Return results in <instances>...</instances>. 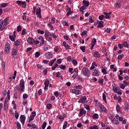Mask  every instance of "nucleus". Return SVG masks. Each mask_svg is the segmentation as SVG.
Instances as JSON below:
<instances>
[{
  "instance_id": "nucleus-59",
  "label": "nucleus",
  "mask_w": 129,
  "mask_h": 129,
  "mask_svg": "<svg viewBox=\"0 0 129 129\" xmlns=\"http://www.w3.org/2000/svg\"><path fill=\"white\" fill-rule=\"evenodd\" d=\"M69 72H70L71 74H73L74 73V72H73V68H69Z\"/></svg>"
},
{
  "instance_id": "nucleus-49",
  "label": "nucleus",
  "mask_w": 129,
  "mask_h": 129,
  "mask_svg": "<svg viewBox=\"0 0 129 129\" xmlns=\"http://www.w3.org/2000/svg\"><path fill=\"white\" fill-rule=\"evenodd\" d=\"M98 82L101 85H103V79H100Z\"/></svg>"
},
{
  "instance_id": "nucleus-51",
  "label": "nucleus",
  "mask_w": 129,
  "mask_h": 129,
  "mask_svg": "<svg viewBox=\"0 0 129 129\" xmlns=\"http://www.w3.org/2000/svg\"><path fill=\"white\" fill-rule=\"evenodd\" d=\"M39 44H40V41L39 40H34V45L38 46V45H39Z\"/></svg>"
},
{
  "instance_id": "nucleus-41",
  "label": "nucleus",
  "mask_w": 129,
  "mask_h": 129,
  "mask_svg": "<svg viewBox=\"0 0 129 129\" xmlns=\"http://www.w3.org/2000/svg\"><path fill=\"white\" fill-rule=\"evenodd\" d=\"M47 125V122H44L41 126L42 129H45L46 128V126Z\"/></svg>"
},
{
  "instance_id": "nucleus-1",
  "label": "nucleus",
  "mask_w": 129,
  "mask_h": 129,
  "mask_svg": "<svg viewBox=\"0 0 129 129\" xmlns=\"http://www.w3.org/2000/svg\"><path fill=\"white\" fill-rule=\"evenodd\" d=\"M7 25H8V18H6L4 20L0 19V31H4L7 27Z\"/></svg>"
},
{
  "instance_id": "nucleus-58",
  "label": "nucleus",
  "mask_w": 129,
  "mask_h": 129,
  "mask_svg": "<svg viewBox=\"0 0 129 129\" xmlns=\"http://www.w3.org/2000/svg\"><path fill=\"white\" fill-rule=\"evenodd\" d=\"M11 99V97H7L6 98L5 100V103H8V101Z\"/></svg>"
},
{
  "instance_id": "nucleus-60",
  "label": "nucleus",
  "mask_w": 129,
  "mask_h": 129,
  "mask_svg": "<svg viewBox=\"0 0 129 129\" xmlns=\"http://www.w3.org/2000/svg\"><path fill=\"white\" fill-rule=\"evenodd\" d=\"M17 31L18 32H21L22 31V27H21V25L17 27Z\"/></svg>"
},
{
  "instance_id": "nucleus-52",
  "label": "nucleus",
  "mask_w": 129,
  "mask_h": 129,
  "mask_svg": "<svg viewBox=\"0 0 129 129\" xmlns=\"http://www.w3.org/2000/svg\"><path fill=\"white\" fill-rule=\"evenodd\" d=\"M71 60H72V57L71 56H68L67 57V61H68V62H71Z\"/></svg>"
},
{
  "instance_id": "nucleus-64",
  "label": "nucleus",
  "mask_w": 129,
  "mask_h": 129,
  "mask_svg": "<svg viewBox=\"0 0 129 129\" xmlns=\"http://www.w3.org/2000/svg\"><path fill=\"white\" fill-rule=\"evenodd\" d=\"M54 95L55 97H58V96H59V93H58V91L54 92Z\"/></svg>"
},
{
  "instance_id": "nucleus-18",
  "label": "nucleus",
  "mask_w": 129,
  "mask_h": 129,
  "mask_svg": "<svg viewBox=\"0 0 129 129\" xmlns=\"http://www.w3.org/2000/svg\"><path fill=\"white\" fill-rule=\"evenodd\" d=\"M80 114L81 116H82L84 114H86V110L84 109H80Z\"/></svg>"
},
{
  "instance_id": "nucleus-20",
  "label": "nucleus",
  "mask_w": 129,
  "mask_h": 129,
  "mask_svg": "<svg viewBox=\"0 0 129 129\" xmlns=\"http://www.w3.org/2000/svg\"><path fill=\"white\" fill-rule=\"evenodd\" d=\"M95 67H97V64L95 62H93L91 67H90V70H93L95 68Z\"/></svg>"
},
{
  "instance_id": "nucleus-21",
  "label": "nucleus",
  "mask_w": 129,
  "mask_h": 129,
  "mask_svg": "<svg viewBox=\"0 0 129 129\" xmlns=\"http://www.w3.org/2000/svg\"><path fill=\"white\" fill-rule=\"evenodd\" d=\"M112 122H113L114 124H118V123H119L118 119H117V118H114V119L112 120Z\"/></svg>"
},
{
  "instance_id": "nucleus-42",
  "label": "nucleus",
  "mask_w": 129,
  "mask_h": 129,
  "mask_svg": "<svg viewBox=\"0 0 129 129\" xmlns=\"http://www.w3.org/2000/svg\"><path fill=\"white\" fill-rule=\"evenodd\" d=\"M123 47L124 48H127L128 47V44H127V42L125 41L122 44Z\"/></svg>"
},
{
  "instance_id": "nucleus-35",
  "label": "nucleus",
  "mask_w": 129,
  "mask_h": 129,
  "mask_svg": "<svg viewBox=\"0 0 129 129\" xmlns=\"http://www.w3.org/2000/svg\"><path fill=\"white\" fill-rule=\"evenodd\" d=\"M95 44H96V39L95 38H94L91 42V45H94L95 46Z\"/></svg>"
},
{
  "instance_id": "nucleus-9",
  "label": "nucleus",
  "mask_w": 129,
  "mask_h": 129,
  "mask_svg": "<svg viewBox=\"0 0 129 129\" xmlns=\"http://www.w3.org/2000/svg\"><path fill=\"white\" fill-rule=\"evenodd\" d=\"M44 57L46 59H52L53 58V53L51 52H47L45 53Z\"/></svg>"
},
{
  "instance_id": "nucleus-54",
  "label": "nucleus",
  "mask_w": 129,
  "mask_h": 129,
  "mask_svg": "<svg viewBox=\"0 0 129 129\" xmlns=\"http://www.w3.org/2000/svg\"><path fill=\"white\" fill-rule=\"evenodd\" d=\"M57 66H58V64L55 63L54 66H52L51 67L52 70H55V69H56V68H57Z\"/></svg>"
},
{
  "instance_id": "nucleus-2",
  "label": "nucleus",
  "mask_w": 129,
  "mask_h": 129,
  "mask_svg": "<svg viewBox=\"0 0 129 129\" xmlns=\"http://www.w3.org/2000/svg\"><path fill=\"white\" fill-rule=\"evenodd\" d=\"M17 89L18 91H20V92L24 91V89H25V82H24L23 80L20 81L19 86H17Z\"/></svg>"
},
{
  "instance_id": "nucleus-63",
  "label": "nucleus",
  "mask_w": 129,
  "mask_h": 129,
  "mask_svg": "<svg viewBox=\"0 0 129 129\" xmlns=\"http://www.w3.org/2000/svg\"><path fill=\"white\" fill-rule=\"evenodd\" d=\"M80 49L82 52H85V46H81Z\"/></svg>"
},
{
  "instance_id": "nucleus-3",
  "label": "nucleus",
  "mask_w": 129,
  "mask_h": 129,
  "mask_svg": "<svg viewBox=\"0 0 129 129\" xmlns=\"http://www.w3.org/2000/svg\"><path fill=\"white\" fill-rule=\"evenodd\" d=\"M82 72L86 77H89V76H90V71L89 69L86 67L83 68Z\"/></svg>"
},
{
  "instance_id": "nucleus-27",
  "label": "nucleus",
  "mask_w": 129,
  "mask_h": 129,
  "mask_svg": "<svg viewBox=\"0 0 129 129\" xmlns=\"http://www.w3.org/2000/svg\"><path fill=\"white\" fill-rule=\"evenodd\" d=\"M101 72H102V73H103V74L104 75H106V74H107V71L106 70V69L105 68H103L101 70Z\"/></svg>"
},
{
  "instance_id": "nucleus-61",
  "label": "nucleus",
  "mask_w": 129,
  "mask_h": 129,
  "mask_svg": "<svg viewBox=\"0 0 129 129\" xmlns=\"http://www.w3.org/2000/svg\"><path fill=\"white\" fill-rule=\"evenodd\" d=\"M9 38L11 41L15 42V37L14 36H10Z\"/></svg>"
},
{
  "instance_id": "nucleus-53",
  "label": "nucleus",
  "mask_w": 129,
  "mask_h": 129,
  "mask_svg": "<svg viewBox=\"0 0 129 129\" xmlns=\"http://www.w3.org/2000/svg\"><path fill=\"white\" fill-rule=\"evenodd\" d=\"M75 88H76V89H82V86H80V85L76 86L75 87Z\"/></svg>"
},
{
  "instance_id": "nucleus-26",
  "label": "nucleus",
  "mask_w": 129,
  "mask_h": 129,
  "mask_svg": "<svg viewBox=\"0 0 129 129\" xmlns=\"http://www.w3.org/2000/svg\"><path fill=\"white\" fill-rule=\"evenodd\" d=\"M83 4H84L85 7H89V2L86 1H83Z\"/></svg>"
},
{
  "instance_id": "nucleus-24",
  "label": "nucleus",
  "mask_w": 129,
  "mask_h": 129,
  "mask_svg": "<svg viewBox=\"0 0 129 129\" xmlns=\"http://www.w3.org/2000/svg\"><path fill=\"white\" fill-rule=\"evenodd\" d=\"M2 72L3 73H4L5 70H6V63L5 62H2Z\"/></svg>"
},
{
  "instance_id": "nucleus-39",
  "label": "nucleus",
  "mask_w": 129,
  "mask_h": 129,
  "mask_svg": "<svg viewBox=\"0 0 129 129\" xmlns=\"http://www.w3.org/2000/svg\"><path fill=\"white\" fill-rule=\"evenodd\" d=\"M102 98L104 102H105V103H107V102L106 101V96L105 95V94H103Z\"/></svg>"
},
{
  "instance_id": "nucleus-37",
  "label": "nucleus",
  "mask_w": 129,
  "mask_h": 129,
  "mask_svg": "<svg viewBox=\"0 0 129 129\" xmlns=\"http://www.w3.org/2000/svg\"><path fill=\"white\" fill-rule=\"evenodd\" d=\"M47 25L48 27L50 28V29L53 30V25H52V22H49Z\"/></svg>"
},
{
  "instance_id": "nucleus-14",
  "label": "nucleus",
  "mask_w": 129,
  "mask_h": 129,
  "mask_svg": "<svg viewBox=\"0 0 129 129\" xmlns=\"http://www.w3.org/2000/svg\"><path fill=\"white\" fill-rule=\"evenodd\" d=\"M36 14L38 16L39 18H42V16H41V8L38 7L37 8Z\"/></svg>"
},
{
  "instance_id": "nucleus-10",
  "label": "nucleus",
  "mask_w": 129,
  "mask_h": 129,
  "mask_svg": "<svg viewBox=\"0 0 129 129\" xmlns=\"http://www.w3.org/2000/svg\"><path fill=\"white\" fill-rule=\"evenodd\" d=\"M27 43H28V44L30 45H34L35 43V39L32 37H29L27 39Z\"/></svg>"
},
{
  "instance_id": "nucleus-47",
  "label": "nucleus",
  "mask_w": 129,
  "mask_h": 129,
  "mask_svg": "<svg viewBox=\"0 0 129 129\" xmlns=\"http://www.w3.org/2000/svg\"><path fill=\"white\" fill-rule=\"evenodd\" d=\"M119 86L120 88H121V89H124V88H125V85L123 84H120Z\"/></svg>"
},
{
  "instance_id": "nucleus-7",
  "label": "nucleus",
  "mask_w": 129,
  "mask_h": 129,
  "mask_svg": "<svg viewBox=\"0 0 129 129\" xmlns=\"http://www.w3.org/2000/svg\"><path fill=\"white\" fill-rule=\"evenodd\" d=\"M70 92L76 94V95H80V94H81V91L79 90L71 89L70 90Z\"/></svg>"
},
{
  "instance_id": "nucleus-15",
  "label": "nucleus",
  "mask_w": 129,
  "mask_h": 129,
  "mask_svg": "<svg viewBox=\"0 0 129 129\" xmlns=\"http://www.w3.org/2000/svg\"><path fill=\"white\" fill-rule=\"evenodd\" d=\"M20 121L24 124L25 123V121L26 120V117L24 116V115H21L20 116Z\"/></svg>"
},
{
  "instance_id": "nucleus-19",
  "label": "nucleus",
  "mask_w": 129,
  "mask_h": 129,
  "mask_svg": "<svg viewBox=\"0 0 129 129\" xmlns=\"http://www.w3.org/2000/svg\"><path fill=\"white\" fill-rule=\"evenodd\" d=\"M93 55L95 58H99L100 57V54H99V53L97 51L94 52Z\"/></svg>"
},
{
  "instance_id": "nucleus-36",
  "label": "nucleus",
  "mask_w": 129,
  "mask_h": 129,
  "mask_svg": "<svg viewBox=\"0 0 129 129\" xmlns=\"http://www.w3.org/2000/svg\"><path fill=\"white\" fill-rule=\"evenodd\" d=\"M114 93H116V92H117V91H118V89H117V87L114 86L112 88Z\"/></svg>"
},
{
  "instance_id": "nucleus-22",
  "label": "nucleus",
  "mask_w": 129,
  "mask_h": 129,
  "mask_svg": "<svg viewBox=\"0 0 129 129\" xmlns=\"http://www.w3.org/2000/svg\"><path fill=\"white\" fill-rule=\"evenodd\" d=\"M96 107L98 108H100V107L102 105L100 103L98 102L97 100L95 101Z\"/></svg>"
},
{
  "instance_id": "nucleus-5",
  "label": "nucleus",
  "mask_w": 129,
  "mask_h": 129,
  "mask_svg": "<svg viewBox=\"0 0 129 129\" xmlns=\"http://www.w3.org/2000/svg\"><path fill=\"white\" fill-rule=\"evenodd\" d=\"M11 50V45L8 42H6L5 44V52L6 54H9L10 50Z\"/></svg>"
},
{
  "instance_id": "nucleus-12",
  "label": "nucleus",
  "mask_w": 129,
  "mask_h": 129,
  "mask_svg": "<svg viewBox=\"0 0 129 129\" xmlns=\"http://www.w3.org/2000/svg\"><path fill=\"white\" fill-rule=\"evenodd\" d=\"M92 75L94 76H99V71L98 70H97L96 69L93 70L92 71Z\"/></svg>"
},
{
  "instance_id": "nucleus-38",
  "label": "nucleus",
  "mask_w": 129,
  "mask_h": 129,
  "mask_svg": "<svg viewBox=\"0 0 129 129\" xmlns=\"http://www.w3.org/2000/svg\"><path fill=\"white\" fill-rule=\"evenodd\" d=\"M20 44H21V42H20V41L19 40H16L14 42V45L15 46H20Z\"/></svg>"
},
{
  "instance_id": "nucleus-4",
  "label": "nucleus",
  "mask_w": 129,
  "mask_h": 129,
  "mask_svg": "<svg viewBox=\"0 0 129 129\" xmlns=\"http://www.w3.org/2000/svg\"><path fill=\"white\" fill-rule=\"evenodd\" d=\"M16 4L24 9H25V8L27 7V3H26L25 1L23 2L21 1H16Z\"/></svg>"
},
{
  "instance_id": "nucleus-45",
  "label": "nucleus",
  "mask_w": 129,
  "mask_h": 129,
  "mask_svg": "<svg viewBox=\"0 0 129 129\" xmlns=\"http://www.w3.org/2000/svg\"><path fill=\"white\" fill-rule=\"evenodd\" d=\"M116 111H117V112H120V108L119 107V105H116Z\"/></svg>"
},
{
  "instance_id": "nucleus-34",
  "label": "nucleus",
  "mask_w": 129,
  "mask_h": 129,
  "mask_svg": "<svg viewBox=\"0 0 129 129\" xmlns=\"http://www.w3.org/2000/svg\"><path fill=\"white\" fill-rule=\"evenodd\" d=\"M92 117L93 118L98 119L99 118V115H98L97 113H96L92 116Z\"/></svg>"
},
{
  "instance_id": "nucleus-44",
  "label": "nucleus",
  "mask_w": 129,
  "mask_h": 129,
  "mask_svg": "<svg viewBox=\"0 0 129 129\" xmlns=\"http://www.w3.org/2000/svg\"><path fill=\"white\" fill-rule=\"evenodd\" d=\"M37 33L38 34H41V35H44V31L42 30L41 31V30L40 29H37Z\"/></svg>"
},
{
  "instance_id": "nucleus-28",
  "label": "nucleus",
  "mask_w": 129,
  "mask_h": 129,
  "mask_svg": "<svg viewBox=\"0 0 129 129\" xmlns=\"http://www.w3.org/2000/svg\"><path fill=\"white\" fill-rule=\"evenodd\" d=\"M15 123L16 124L17 129H21V123H20V122L17 121V122H15Z\"/></svg>"
},
{
  "instance_id": "nucleus-16",
  "label": "nucleus",
  "mask_w": 129,
  "mask_h": 129,
  "mask_svg": "<svg viewBox=\"0 0 129 129\" xmlns=\"http://www.w3.org/2000/svg\"><path fill=\"white\" fill-rule=\"evenodd\" d=\"M103 14H104V15H105V19H110V15L111 14V12H109V13L105 12Z\"/></svg>"
},
{
  "instance_id": "nucleus-55",
  "label": "nucleus",
  "mask_w": 129,
  "mask_h": 129,
  "mask_svg": "<svg viewBox=\"0 0 129 129\" xmlns=\"http://www.w3.org/2000/svg\"><path fill=\"white\" fill-rule=\"evenodd\" d=\"M34 118H35V117H34L33 116H30L29 117V120L28 122H31V121H32V120H34Z\"/></svg>"
},
{
  "instance_id": "nucleus-6",
  "label": "nucleus",
  "mask_w": 129,
  "mask_h": 129,
  "mask_svg": "<svg viewBox=\"0 0 129 129\" xmlns=\"http://www.w3.org/2000/svg\"><path fill=\"white\" fill-rule=\"evenodd\" d=\"M44 36H45V39H46V40H47V41H48V42H51V41H52V37H50L51 36H52V34H51L48 32H46L45 33Z\"/></svg>"
},
{
  "instance_id": "nucleus-33",
  "label": "nucleus",
  "mask_w": 129,
  "mask_h": 129,
  "mask_svg": "<svg viewBox=\"0 0 129 129\" xmlns=\"http://www.w3.org/2000/svg\"><path fill=\"white\" fill-rule=\"evenodd\" d=\"M56 58H54L53 60H51L49 63V66H52V65H53V64H54V62H55V61H56Z\"/></svg>"
},
{
  "instance_id": "nucleus-23",
  "label": "nucleus",
  "mask_w": 129,
  "mask_h": 129,
  "mask_svg": "<svg viewBox=\"0 0 129 129\" xmlns=\"http://www.w3.org/2000/svg\"><path fill=\"white\" fill-rule=\"evenodd\" d=\"M100 110L101 111H102V112H105L106 111V108H105L104 107V106H103V105H102L100 107Z\"/></svg>"
},
{
  "instance_id": "nucleus-56",
  "label": "nucleus",
  "mask_w": 129,
  "mask_h": 129,
  "mask_svg": "<svg viewBox=\"0 0 129 129\" xmlns=\"http://www.w3.org/2000/svg\"><path fill=\"white\" fill-rule=\"evenodd\" d=\"M69 10H70L69 12L67 13V16L68 17L69 16H70L71 14H72V12H71V8H69Z\"/></svg>"
},
{
  "instance_id": "nucleus-32",
  "label": "nucleus",
  "mask_w": 129,
  "mask_h": 129,
  "mask_svg": "<svg viewBox=\"0 0 129 129\" xmlns=\"http://www.w3.org/2000/svg\"><path fill=\"white\" fill-rule=\"evenodd\" d=\"M4 108L5 109V110H7V109H8L9 105H8V104L7 103H4Z\"/></svg>"
},
{
  "instance_id": "nucleus-48",
  "label": "nucleus",
  "mask_w": 129,
  "mask_h": 129,
  "mask_svg": "<svg viewBox=\"0 0 129 129\" xmlns=\"http://www.w3.org/2000/svg\"><path fill=\"white\" fill-rule=\"evenodd\" d=\"M59 68L62 70H65V69H66V67L64 65L61 64L59 66Z\"/></svg>"
},
{
  "instance_id": "nucleus-62",
  "label": "nucleus",
  "mask_w": 129,
  "mask_h": 129,
  "mask_svg": "<svg viewBox=\"0 0 129 129\" xmlns=\"http://www.w3.org/2000/svg\"><path fill=\"white\" fill-rule=\"evenodd\" d=\"M104 18H105V16L103 15H102L99 16V20H100L101 21L102 20H103V19H104Z\"/></svg>"
},
{
  "instance_id": "nucleus-31",
  "label": "nucleus",
  "mask_w": 129,
  "mask_h": 129,
  "mask_svg": "<svg viewBox=\"0 0 129 129\" xmlns=\"http://www.w3.org/2000/svg\"><path fill=\"white\" fill-rule=\"evenodd\" d=\"M7 6H9V3H3L0 6V8H6Z\"/></svg>"
},
{
  "instance_id": "nucleus-17",
  "label": "nucleus",
  "mask_w": 129,
  "mask_h": 129,
  "mask_svg": "<svg viewBox=\"0 0 129 129\" xmlns=\"http://www.w3.org/2000/svg\"><path fill=\"white\" fill-rule=\"evenodd\" d=\"M62 44H63V45L64 46V47H66V50H69V49H70L71 46L67 44L66 42L63 41Z\"/></svg>"
},
{
  "instance_id": "nucleus-46",
  "label": "nucleus",
  "mask_w": 129,
  "mask_h": 129,
  "mask_svg": "<svg viewBox=\"0 0 129 129\" xmlns=\"http://www.w3.org/2000/svg\"><path fill=\"white\" fill-rule=\"evenodd\" d=\"M123 57V54H119L117 57V59L118 60H121Z\"/></svg>"
},
{
  "instance_id": "nucleus-43",
  "label": "nucleus",
  "mask_w": 129,
  "mask_h": 129,
  "mask_svg": "<svg viewBox=\"0 0 129 129\" xmlns=\"http://www.w3.org/2000/svg\"><path fill=\"white\" fill-rule=\"evenodd\" d=\"M37 67L38 69H40V70H43V69H44L43 68V67L42 66V65L40 64H37Z\"/></svg>"
},
{
  "instance_id": "nucleus-8",
  "label": "nucleus",
  "mask_w": 129,
  "mask_h": 129,
  "mask_svg": "<svg viewBox=\"0 0 129 129\" xmlns=\"http://www.w3.org/2000/svg\"><path fill=\"white\" fill-rule=\"evenodd\" d=\"M38 39L40 41V46H42V45H44V44H45V38L44 36H40L38 37Z\"/></svg>"
},
{
  "instance_id": "nucleus-50",
  "label": "nucleus",
  "mask_w": 129,
  "mask_h": 129,
  "mask_svg": "<svg viewBox=\"0 0 129 129\" xmlns=\"http://www.w3.org/2000/svg\"><path fill=\"white\" fill-rule=\"evenodd\" d=\"M117 100H118V102L119 103H120V102H121V100H122L121 97H120V96L117 97Z\"/></svg>"
},
{
  "instance_id": "nucleus-30",
  "label": "nucleus",
  "mask_w": 129,
  "mask_h": 129,
  "mask_svg": "<svg viewBox=\"0 0 129 129\" xmlns=\"http://www.w3.org/2000/svg\"><path fill=\"white\" fill-rule=\"evenodd\" d=\"M72 63H73L74 66H76L77 64H78L77 60H76V59H72Z\"/></svg>"
},
{
  "instance_id": "nucleus-13",
  "label": "nucleus",
  "mask_w": 129,
  "mask_h": 129,
  "mask_svg": "<svg viewBox=\"0 0 129 129\" xmlns=\"http://www.w3.org/2000/svg\"><path fill=\"white\" fill-rule=\"evenodd\" d=\"M86 99H87V98L86 97V96H84L82 98L79 99V102L80 103H85V102L86 101Z\"/></svg>"
},
{
  "instance_id": "nucleus-11",
  "label": "nucleus",
  "mask_w": 129,
  "mask_h": 129,
  "mask_svg": "<svg viewBox=\"0 0 129 129\" xmlns=\"http://www.w3.org/2000/svg\"><path fill=\"white\" fill-rule=\"evenodd\" d=\"M17 54H18V50L17 48H13L12 51V55L13 58H15V57H17Z\"/></svg>"
},
{
  "instance_id": "nucleus-40",
  "label": "nucleus",
  "mask_w": 129,
  "mask_h": 129,
  "mask_svg": "<svg viewBox=\"0 0 129 129\" xmlns=\"http://www.w3.org/2000/svg\"><path fill=\"white\" fill-rule=\"evenodd\" d=\"M40 52L39 51L36 52L35 54V58H39V57H40Z\"/></svg>"
},
{
  "instance_id": "nucleus-25",
  "label": "nucleus",
  "mask_w": 129,
  "mask_h": 129,
  "mask_svg": "<svg viewBox=\"0 0 129 129\" xmlns=\"http://www.w3.org/2000/svg\"><path fill=\"white\" fill-rule=\"evenodd\" d=\"M103 21H100L98 23V28H103Z\"/></svg>"
},
{
  "instance_id": "nucleus-57",
  "label": "nucleus",
  "mask_w": 129,
  "mask_h": 129,
  "mask_svg": "<svg viewBox=\"0 0 129 129\" xmlns=\"http://www.w3.org/2000/svg\"><path fill=\"white\" fill-rule=\"evenodd\" d=\"M26 34H27V31H26V29H24L22 30V35H23V36H25V35H26Z\"/></svg>"
},
{
  "instance_id": "nucleus-29",
  "label": "nucleus",
  "mask_w": 129,
  "mask_h": 129,
  "mask_svg": "<svg viewBox=\"0 0 129 129\" xmlns=\"http://www.w3.org/2000/svg\"><path fill=\"white\" fill-rule=\"evenodd\" d=\"M86 10V7L85 6H82L80 9V11L83 14L84 13L83 11Z\"/></svg>"
}]
</instances>
